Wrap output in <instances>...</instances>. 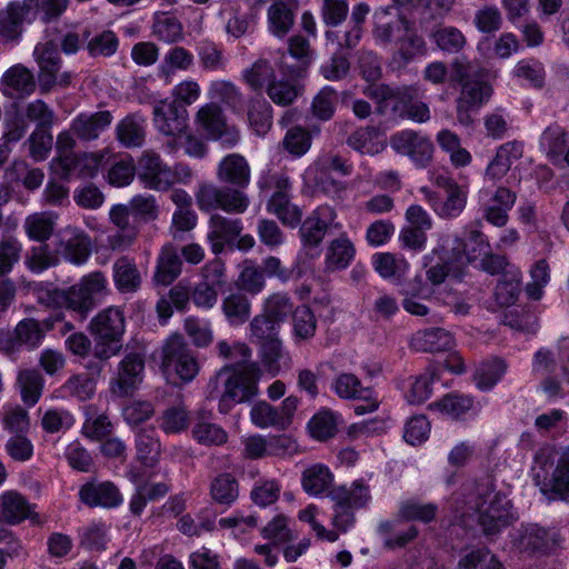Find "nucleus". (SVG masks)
I'll use <instances>...</instances> for the list:
<instances>
[{
	"label": "nucleus",
	"mask_w": 569,
	"mask_h": 569,
	"mask_svg": "<svg viewBox=\"0 0 569 569\" xmlns=\"http://www.w3.org/2000/svg\"><path fill=\"white\" fill-rule=\"evenodd\" d=\"M410 346L420 352H442L455 346V339L443 328H429L417 331L410 339Z\"/></svg>",
	"instance_id": "nucleus-28"
},
{
	"label": "nucleus",
	"mask_w": 569,
	"mask_h": 569,
	"mask_svg": "<svg viewBox=\"0 0 569 569\" xmlns=\"http://www.w3.org/2000/svg\"><path fill=\"white\" fill-rule=\"evenodd\" d=\"M459 569H505L500 560L488 548L473 549L458 563Z\"/></svg>",
	"instance_id": "nucleus-61"
},
{
	"label": "nucleus",
	"mask_w": 569,
	"mask_h": 569,
	"mask_svg": "<svg viewBox=\"0 0 569 569\" xmlns=\"http://www.w3.org/2000/svg\"><path fill=\"white\" fill-rule=\"evenodd\" d=\"M390 147L398 154L407 156L418 168H426L432 160L431 140L418 131L406 129L390 137Z\"/></svg>",
	"instance_id": "nucleus-11"
},
{
	"label": "nucleus",
	"mask_w": 569,
	"mask_h": 569,
	"mask_svg": "<svg viewBox=\"0 0 569 569\" xmlns=\"http://www.w3.org/2000/svg\"><path fill=\"white\" fill-rule=\"evenodd\" d=\"M567 133L558 124L545 129L540 137V149L547 158L560 168L569 167V147Z\"/></svg>",
	"instance_id": "nucleus-19"
},
{
	"label": "nucleus",
	"mask_w": 569,
	"mask_h": 569,
	"mask_svg": "<svg viewBox=\"0 0 569 569\" xmlns=\"http://www.w3.org/2000/svg\"><path fill=\"white\" fill-rule=\"evenodd\" d=\"M222 312L231 326H240L248 321L251 315V303L242 292H232L223 298Z\"/></svg>",
	"instance_id": "nucleus-43"
},
{
	"label": "nucleus",
	"mask_w": 569,
	"mask_h": 569,
	"mask_svg": "<svg viewBox=\"0 0 569 569\" xmlns=\"http://www.w3.org/2000/svg\"><path fill=\"white\" fill-rule=\"evenodd\" d=\"M194 123L208 138L219 140L226 147L236 146L240 139L239 131L227 124L222 108L214 102L200 107Z\"/></svg>",
	"instance_id": "nucleus-9"
},
{
	"label": "nucleus",
	"mask_w": 569,
	"mask_h": 569,
	"mask_svg": "<svg viewBox=\"0 0 569 569\" xmlns=\"http://www.w3.org/2000/svg\"><path fill=\"white\" fill-rule=\"evenodd\" d=\"M183 28L181 22L167 12H158L154 14L152 33L166 43H174L183 38Z\"/></svg>",
	"instance_id": "nucleus-48"
},
{
	"label": "nucleus",
	"mask_w": 569,
	"mask_h": 569,
	"mask_svg": "<svg viewBox=\"0 0 569 569\" xmlns=\"http://www.w3.org/2000/svg\"><path fill=\"white\" fill-rule=\"evenodd\" d=\"M421 192L425 194L435 212L445 219L458 217L463 211L467 203V190L461 186L446 192V199L443 201L428 188H421Z\"/></svg>",
	"instance_id": "nucleus-27"
},
{
	"label": "nucleus",
	"mask_w": 569,
	"mask_h": 569,
	"mask_svg": "<svg viewBox=\"0 0 569 569\" xmlns=\"http://www.w3.org/2000/svg\"><path fill=\"white\" fill-rule=\"evenodd\" d=\"M57 252L70 263L83 264L91 254V239L83 231L72 230L68 238L59 241Z\"/></svg>",
	"instance_id": "nucleus-31"
},
{
	"label": "nucleus",
	"mask_w": 569,
	"mask_h": 569,
	"mask_svg": "<svg viewBox=\"0 0 569 569\" xmlns=\"http://www.w3.org/2000/svg\"><path fill=\"white\" fill-rule=\"evenodd\" d=\"M92 335L97 339L106 341H120L124 333L123 311L116 307H109L100 311L90 322Z\"/></svg>",
	"instance_id": "nucleus-18"
},
{
	"label": "nucleus",
	"mask_w": 569,
	"mask_h": 569,
	"mask_svg": "<svg viewBox=\"0 0 569 569\" xmlns=\"http://www.w3.org/2000/svg\"><path fill=\"white\" fill-rule=\"evenodd\" d=\"M267 16L269 31L278 38L284 37L293 26V11L282 0H273Z\"/></svg>",
	"instance_id": "nucleus-46"
},
{
	"label": "nucleus",
	"mask_w": 569,
	"mask_h": 569,
	"mask_svg": "<svg viewBox=\"0 0 569 569\" xmlns=\"http://www.w3.org/2000/svg\"><path fill=\"white\" fill-rule=\"evenodd\" d=\"M110 111H98L94 113H80L71 122V131L77 138L83 141H92L99 138L112 122Z\"/></svg>",
	"instance_id": "nucleus-26"
},
{
	"label": "nucleus",
	"mask_w": 569,
	"mask_h": 569,
	"mask_svg": "<svg viewBox=\"0 0 569 569\" xmlns=\"http://www.w3.org/2000/svg\"><path fill=\"white\" fill-rule=\"evenodd\" d=\"M331 388L341 399H370L372 393L371 388L363 387L357 376L348 372L338 375Z\"/></svg>",
	"instance_id": "nucleus-47"
},
{
	"label": "nucleus",
	"mask_w": 569,
	"mask_h": 569,
	"mask_svg": "<svg viewBox=\"0 0 569 569\" xmlns=\"http://www.w3.org/2000/svg\"><path fill=\"white\" fill-rule=\"evenodd\" d=\"M193 54L183 47L171 48L163 57L158 74L170 83L177 70L186 71L193 64Z\"/></svg>",
	"instance_id": "nucleus-40"
},
{
	"label": "nucleus",
	"mask_w": 569,
	"mask_h": 569,
	"mask_svg": "<svg viewBox=\"0 0 569 569\" xmlns=\"http://www.w3.org/2000/svg\"><path fill=\"white\" fill-rule=\"evenodd\" d=\"M258 186L262 191L274 190L267 203L268 212L274 214L284 226L296 228L301 221L302 213L299 207L291 202V184L288 177L268 172L260 178Z\"/></svg>",
	"instance_id": "nucleus-5"
},
{
	"label": "nucleus",
	"mask_w": 569,
	"mask_h": 569,
	"mask_svg": "<svg viewBox=\"0 0 569 569\" xmlns=\"http://www.w3.org/2000/svg\"><path fill=\"white\" fill-rule=\"evenodd\" d=\"M143 371L144 355L139 351L127 353L110 381L111 393L120 398L132 395L142 382Z\"/></svg>",
	"instance_id": "nucleus-12"
},
{
	"label": "nucleus",
	"mask_w": 569,
	"mask_h": 569,
	"mask_svg": "<svg viewBox=\"0 0 569 569\" xmlns=\"http://www.w3.org/2000/svg\"><path fill=\"white\" fill-rule=\"evenodd\" d=\"M437 511L438 507L435 503H423L409 499L400 503L397 516L400 520H419L428 523L436 518Z\"/></svg>",
	"instance_id": "nucleus-58"
},
{
	"label": "nucleus",
	"mask_w": 569,
	"mask_h": 569,
	"mask_svg": "<svg viewBox=\"0 0 569 569\" xmlns=\"http://www.w3.org/2000/svg\"><path fill=\"white\" fill-rule=\"evenodd\" d=\"M210 493L216 502L230 506L239 495L238 481L230 473H220L212 480Z\"/></svg>",
	"instance_id": "nucleus-54"
},
{
	"label": "nucleus",
	"mask_w": 569,
	"mask_h": 569,
	"mask_svg": "<svg viewBox=\"0 0 569 569\" xmlns=\"http://www.w3.org/2000/svg\"><path fill=\"white\" fill-rule=\"evenodd\" d=\"M248 121L258 136H264L272 124V107L264 99L250 101Z\"/></svg>",
	"instance_id": "nucleus-55"
},
{
	"label": "nucleus",
	"mask_w": 569,
	"mask_h": 569,
	"mask_svg": "<svg viewBox=\"0 0 569 569\" xmlns=\"http://www.w3.org/2000/svg\"><path fill=\"white\" fill-rule=\"evenodd\" d=\"M436 253L437 251L433 250L431 254L425 257L426 278L431 284L439 286L443 283L449 276L455 278L462 276V269L469 261L463 252H458L452 261L447 258H440V261L432 263Z\"/></svg>",
	"instance_id": "nucleus-21"
},
{
	"label": "nucleus",
	"mask_w": 569,
	"mask_h": 569,
	"mask_svg": "<svg viewBox=\"0 0 569 569\" xmlns=\"http://www.w3.org/2000/svg\"><path fill=\"white\" fill-rule=\"evenodd\" d=\"M549 486L550 491L558 498L569 499V447L558 458Z\"/></svg>",
	"instance_id": "nucleus-56"
},
{
	"label": "nucleus",
	"mask_w": 569,
	"mask_h": 569,
	"mask_svg": "<svg viewBox=\"0 0 569 569\" xmlns=\"http://www.w3.org/2000/svg\"><path fill=\"white\" fill-rule=\"evenodd\" d=\"M363 94L377 103V112L386 113L387 102L392 101V113L400 118L417 123L430 120L429 106L420 100H413L412 90L409 87H392L390 84H371L362 90Z\"/></svg>",
	"instance_id": "nucleus-4"
},
{
	"label": "nucleus",
	"mask_w": 569,
	"mask_h": 569,
	"mask_svg": "<svg viewBox=\"0 0 569 569\" xmlns=\"http://www.w3.org/2000/svg\"><path fill=\"white\" fill-rule=\"evenodd\" d=\"M116 134L127 148L141 147L146 138V118L138 112L126 116L117 124Z\"/></svg>",
	"instance_id": "nucleus-34"
},
{
	"label": "nucleus",
	"mask_w": 569,
	"mask_h": 569,
	"mask_svg": "<svg viewBox=\"0 0 569 569\" xmlns=\"http://www.w3.org/2000/svg\"><path fill=\"white\" fill-rule=\"evenodd\" d=\"M38 515L29 501L16 490H7L0 495V521L7 525H18L30 519L39 522Z\"/></svg>",
	"instance_id": "nucleus-16"
},
{
	"label": "nucleus",
	"mask_w": 569,
	"mask_h": 569,
	"mask_svg": "<svg viewBox=\"0 0 569 569\" xmlns=\"http://www.w3.org/2000/svg\"><path fill=\"white\" fill-rule=\"evenodd\" d=\"M463 506L458 507L461 522L476 517L485 536H496L513 521L512 505L505 493L496 490L490 479L476 482L467 492Z\"/></svg>",
	"instance_id": "nucleus-1"
},
{
	"label": "nucleus",
	"mask_w": 569,
	"mask_h": 569,
	"mask_svg": "<svg viewBox=\"0 0 569 569\" xmlns=\"http://www.w3.org/2000/svg\"><path fill=\"white\" fill-rule=\"evenodd\" d=\"M262 362L271 376H276L282 368V362L287 366L288 355L282 349L281 341L276 338L261 342Z\"/></svg>",
	"instance_id": "nucleus-63"
},
{
	"label": "nucleus",
	"mask_w": 569,
	"mask_h": 569,
	"mask_svg": "<svg viewBox=\"0 0 569 569\" xmlns=\"http://www.w3.org/2000/svg\"><path fill=\"white\" fill-rule=\"evenodd\" d=\"M560 542L561 537L556 529H546L536 523L522 525L512 538L513 547L528 556L547 555Z\"/></svg>",
	"instance_id": "nucleus-8"
},
{
	"label": "nucleus",
	"mask_w": 569,
	"mask_h": 569,
	"mask_svg": "<svg viewBox=\"0 0 569 569\" xmlns=\"http://www.w3.org/2000/svg\"><path fill=\"white\" fill-rule=\"evenodd\" d=\"M521 156V143L513 141L501 146L493 160L487 167L486 176L491 180L501 179L509 171L512 162Z\"/></svg>",
	"instance_id": "nucleus-37"
},
{
	"label": "nucleus",
	"mask_w": 569,
	"mask_h": 569,
	"mask_svg": "<svg viewBox=\"0 0 569 569\" xmlns=\"http://www.w3.org/2000/svg\"><path fill=\"white\" fill-rule=\"evenodd\" d=\"M80 500L89 507L114 508L122 503L119 489L110 481L88 482L79 491Z\"/></svg>",
	"instance_id": "nucleus-24"
},
{
	"label": "nucleus",
	"mask_w": 569,
	"mask_h": 569,
	"mask_svg": "<svg viewBox=\"0 0 569 569\" xmlns=\"http://www.w3.org/2000/svg\"><path fill=\"white\" fill-rule=\"evenodd\" d=\"M162 368L167 373H174L186 382L193 380L198 375V361L181 336H171L166 341L162 350Z\"/></svg>",
	"instance_id": "nucleus-7"
},
{
	"label": "nucleus",
	"mask_w": 569,
	"mask_h": 569,
	"mask_svg": "<svg viewBox=\"0 0 569 569\" xmlns=\"http://www.w3.org/2000/svg\"><path fill=\"white\" fill-rule=\"evenodd\" d=\"M112 278L117 290L121 293L137 292L142 282L136 262L127 256H122L113 262Z\"/></svg>",
	"instance_id": "nucleus-32"
},
{
	"label": "nucleus",
	"mask_w": 569,
	"mask_h": 569,
	"mask_svg": "<svg viewBox=\"0 0 569 569\" xmlns=\"http://www.w3.org/2000/svg\"><path fill=\"white\" fill-rule=\"evenodd\" d=\"M258 363L250 362L240 370L231 366L221 368L208 383V397L214 399L221 395L220 411H228L231 405L250 400L258 393L261 377Z\"/></svg>",
	"instance_id": "nucleus-3"
},
{
	"label": "nucleus",
	"mask_w": 569,
	"mask_h": 569,
	"mask_svg": "<svg viewBox=\"0 0 569 569\" xmlns=\"http://www.w3.org/2000/svg\"><path fill=\"white\" fill-rule=\"evenodd\" d=\"M408 20L403 16L391 17L387 9L375 14L372 38L379 46L387 47L396 40L398 42L402 31L407 30Z\"/></svg>",
	"instance_id": "nucleus-23"
},
{
	"label": "nucleus",
	"mask_w": 569,
	"mask_h": 569,
	"mask_svg": "<svg viewBox=\"0 0 569 569\" xmlns=\"http://www.w3.org/2000/svg\"><path fill=\"white\" fill-rule=\"evenodd\" d=\"M276 78L273 64L262 57L241 72L242 81L253 91L266 89Z\"/></svg>",
	"instance_id": "nucleus-36"
},
{
	"label": "nucleus",
	"mask_w": 569,
	"mask_h": 569,
	"mask_svg": "<svg viewBox=\"0 0 569 569\" xmlns=\"http://www.w3.org/2000/svg\"><path fill=\"white\" fill-rule=\"evenodd\" d=\"M378 134L377 128L372 126L362 127L353 131L347 139V144L361 154L373 156L381 149L376 141Z\"/></svg>",
	"instance_id": "nucleus-60"
},
{
	"label": "nucleus",
	"mask_w": 569,
	"mask_h": 569,
	"mask_svg": "<svg viewBox=\"0 0 569 569\" xmlns=\"http://www.w3.org/2000/svg\"><path fill=\"white\" fill-rule=\"evenodd\" d=\"M217 178L220 182L247 188L251 179V170L246 158L239 153L226 156L218 164Z\"/></svg>",
	"instance_id": "nucleus-22"
},
{
	"label": "nucleus",
	"mask_w": 569,
	"mask_h": 569,
	"mask_svg": "<svg viewBox=\"0 0 569 569\" xmlns=\"http://www.w3.org/2000/svg\"><path fill=\"white\" fill-rule=\"evenodd\" d=\"M80 287L86 293V298L90 305L91 310H93L101 300L107 296L108 289V279L102 271H92L86 276H83L79 280Z\"/></svg>",
	"instance_id": "nucleus-52"
},
{
	"label": "nucleus",
	"mask_w": 569,
	"mask_h": 569,
	"mask_svg": "<svg viewBox=\"0 0 569 569\" xmlns=\"http://www.w3.org/2000/svg\"><path fill=\"white\" fill-rule=\"evenodd\" d=\"M97 379L88 372L71 375L61 386L64 395L79 401L91 399L96 393Z\"/></svg>",
	"instance_id": "nucleus-50"
},
{
	"label": "nucleus",
	"mask_w": 569,
	"mask_h": 569,
	"mask_svg": "<svg viewBox=\"0 0 569 569\" xmlns=\"http://www.w3.org/2000/svg\"><path fill=\"white\" fill-rule=\"evenodd\" d=\"M182 271V260L172 243L164 244L157 259L153 282L167 287L171 284Z\"/></svg>",
	"instance_id": "nucleus-30"
},
{
	"label": "nucleus",
	"mask_w": 569,
	"mask_h": 569,
	"mask_svg": "<svg viewBox=\"0 0 569 569\" xmlns=\"http://www.w3.org/2000/svg\"><path fill=\"white\" fill-rule=\"evenodd\" d=\"M208 97L211 102L230 109L234 113H242L244 109V96L240 88L230 80L218 79L210 82Z\"/></svg>",
	"instance_id": "nucleus-29"
},
{
	"label": "nucleus",
	"mask_w": 569,
	"mask_h": 569,
	"mask_svg": "<svg viewBox=\"0 0 569 569\" xmlns=\"http://www.w3.org/2000/svg\"><path fill=\"white\" fill-rule=\"evenodd\" d=\"M1 91L7 97H24L33 92V73L23 64L10 67L1 77Z\"/></svg>",
	"instance_id": "nucleus-25"
},
{
	"label": "nucleus",
	"mask_w": 569,
	"mask_h": 569,
	"mask_svg": "<svg viewBox=\"0 0 569 569\" xmlns=\"http://www.w3.org/2000/svg\"><path fill=\"white\" fill-rule=\"evenodd\" d=\"M331 498L353 509L365 508L371 500L370 488L362 479L356 480L350 488L342 486L335 489Z\"/></svg>",
	"instance_id": "nucleus-44"
},
{
	"label": "nucleus",
	"mask_w": 569,
	"mask_h": 569,
	"mask_svg": "<svg viewBox=\"0 0 569 569\" xmlns=\"http://www.w3.org/2000/svg\"><path fill=\"white\" fill-rule=\"evenodd\" d=\"M269 99L277 106L289 107L302 93V87L295 79L282 78L274 79L264 89Z\"/></svg>",
	"instance_id": "nucleus-42"
},
{
	"label": "nucleus",
	"mask_w": 569,
	"mask_h": 569,
	"mask_svg": "<svg viewBox=\"0 0 569 569\" xmlns=\"http://www.w3.org/2000/svg\"><path fill=\"white\" fill-rule=\"evenodd\" d=\"M333 481V475L330 469L321 463H315L308 467L301 477L303 490L310 496L325 493Z\"/></svg>",
	"instance_id": "nucleus-39"
},
{
	"label": "nucleus",
	"mask_w": 569,
	"mask_h": 569,
	"mask_svg": "<svg viewBox=\"0 0 569 569\" xmlns=\"http://www.w3.org/2000/svg\"><path fill=\"white\" fill-rule=\"evenodd\" d=\"M80 287L86 293V298L90 305L91 310H93L101 300L107 296L108 289V279L102 271H92L86 276H83L79 280Z\"/></svg>",
	"instance_id": "nucleus-53"
},
{
	"label": "nucleus",
	"mask_w": 569,
	"mask_h": 569,
	"mask_svg": "<svg viewBox=\"0 0 569 569\" xmlns=\"http://www.w3.org/2000/svg\"><path fill=\"white\" fill-rule=\"evenodd\" d=\"M517 196L506 187H499L495 191V201L502 203L503 208L483 207V218L495 227H503L509 220L508 212L516 202Z\"/></svg>",
	"instance_id": "nucleus-45"
},
{
	"label": "nucleus",
	"mask_w": 569,
	"mask_h": 569,
	"mask_svg": "<svg viewBox=\"0 0 569 569\" xmlns=\"http://www.w3.org/2000/svg\"><path fill=\"white\" fill-rule=\"evenodd\" d=\"M372 263L382 278H400L409 268L406 259L390 252L375 254Z\"/></svg>",
	"instance_id": "nucleus-59"
},
{
	"label": "nucleus",
	"mask_w": 569,
	"mask_h": 569,
	"mask_svg": "<svg viewBox=\"0 0 569 569\" xmlns=\"http://www.w3.org/2000/svg\"><path fill=\"white\" fill-rule=\"evenodd\" d=\"M137 173L147 188L158 191L168 190L171 168L162 162L157 152L146 150L141 154L137 166Z\"/></svg>",
	"instance_id": "nucleus-15"
},
{
	"label": "nucleus",
	"mask_w": 569,
	"mask_h": 569,
	"mask_svg": "<svg viewBox=\"0 0 569 569\" xmlns=\"http://www.w3.org/2000/svg\"><path fill=\"white\" fill-rule=\"evenodd\" d=\"M244 189L230 184L224 187L202 184L196 196L197 204L203 211L220 209L227 213L241 214L250 206V199Z\"/></svg>",
	"instance_id": "nucleus-6"
},
{
	"label": "nucleus",
	"mask_w": 569,
	"mask_h": 569,
	"mask_svg": "<svg viewBox=\"0 0 569 569\" xmlns=\"http://www.w3.org/2000/svg\"><path fill=\"white\" fill-rule=\"evenodd\" d=\"M57 216L51 212H37L26 218L23 228L31 240H48L56 226Z\"/></svg>",
	"instance_id": "nucleus-49"
},
{
	"label": "nucleus",
	"mask_w": 569,
	"mask_h": 569,
	"mask_svg": "<svg viewBox=\"0 0 569 569\" xmlns=\"http://www.w3.org/2000/svg\"><path fill=\"white\" fill-rule=\"evenodd\" d=\"M209 228L208 240L211 249L214 253H220L226 243H231L241 234L243 226L240 219L216 213L209 220Z\"/></svg>",
	"instance_id": "nucleus-20"
},
{
	"label": "nucleus",
	"mask_w": 569,
	"mask_h": 569,
	"mask_svg": "<svg viewBox=\"0 0 569 569\" xmlns=\"http://www.w3.org/2000/svg\"><path fill=\"white\" fill-rule=\"evenodd\" d=\"M473 405L472 397L459 392H450L432 403V407L452 419H459L472 410Z\"/></svg>",
	"instance_id": "nucleus-51"
},
{
	"label": "nucleus",
	"mask_w": 569,
	"mask_h": 569,
	"mask_svg": "<svg viewBox=\"0 0 569 569\" xmlns=\"http://www.w3.org/2000/svg\"><path fill=\"white\" fill-rule=\"evenodd\" d=\"M21 399L27 406H34L43 390L44 379L41 372L34 368L20 370L17 377Z\"/></svg>",
	"instance_id": "nucleus-41"
},
{
	"label": "nucleus",
	"mask_w": 569,
	"mask_h": 569,
	"mask_svg": "<svg viewBox=\"0 0 569 569\" xmlns=\"http://www.w3.org/2000/svg\"><path fill=\"white\" fill-rule=\"evenodd\" d=\"M485 69L465 57L456 58L451 62L450 79L461 84L456 110L457 119L463 126L472 123L473 113L492 96V88L485 80Z\"/></svg>",
	"instance_id": "nucleus-2"
},
{
	"label": "nucleus",
	"mask_w": 569,
	"mask_h": 569,
	"mask_svg": "<svg viewBox=\"0 0 569 569\" xmlns=\"http://www.w3.org/2000/svg\"><path fill=\"white\" fill-rule=\"evenodd\" d=\"M104 154L91 152L83 154H69L62 158V173L64 176L94 177L102 164Z\"/></svg>",
	"instance_id": "nucleus-33"
},
{
	"label": "nucleus",
	"mask_w": 569,
	"mask_h": 569,
	"mask_svg": "<svg viewBox=\"0 0 569 569\" xmlns=\"http://www.w3.org/2000/svg\"><path fill=\"white\" fill-rule=\"evenodd\" d=\"M46 329L34 319H24L20 321L14 330L18 345H24L28 348H37L44 338Z\"/></svg>",
	"instance_id": "nucleus-64"
},
{
	"label": "nucleus",
	"mask_w": 569,
	"mask_h": 569,
	"mask_svg": "<svg viewBox=\"0 0 569 569\" xmlns=\"http://www.w3.org/2000/svg\"><path fill=\"white\" fill-rule=\"evenodd\" d=\"M33 0H13L0 9V43H17L22 37L24 23L32 21Z\"/></svg>",
	"instance_id": "nucleus-10"
},
{
	"label": "nucleus",
	"mask_w": 569,
	"mask_h": 569,
	"mask_svg": "<svg viewBox=\"0 0 569 569\" xmlns=\"http://www.w3.org/2000/svg\"><path fill=\"white\" fill-rule=\"evenodd\" d=\"M342 224L337 221V211L330 206H319L302 222L300 237L305 247L317 248L326 233L331 230H340Z\"/></svg>",
	"instance_id": "nucleus-13"
},
{
	"label": "nucleus",
	"mask_w": 569,
	"mask_h": 569,
	"mask_svg": "<svg viewBox=\"0 0 569 569\" xmlns=\"http://www.w3.org/2000/svg\"><path fill=\"white\" fill-rule=\"evenodd\" d=\"M505 372V362L500 359H493L480 363L473 379L480 390H489L501 379Z\"/></svg>",
	"instance_id": "nucleus-62"
},
{
	"label": "nucleus",
	"mask_w": 569,
	"mask_h": 569,
	"mask_svg": "<svg viewBox=\"0 0 569 569\" xmlns=\"http://www.w3.org/2000/svg\"><path fill=\"white\" fill-rule=\"evenodd\" d=\"M33 57L39 67V84L42 90L50 91L54 87L56 78L53 76L61 68L57 47L51 41L38 43L33 50Z\"/></svg>",
	"instance_id": "nucleus-17"
},
{
	"label": "nucleus",
	"mask_w": 569,
	"mask_h": 569,
	"mask_svg": "<svg viewBox=\"0 0 569 569\" xmlns=\"http://www.w3.org/2000/svg\"><path fill=\"white\" fill-rule=\"evenodd\" d=\"M192 437L198 443L204 446H221L228 440L227 432L220 426L202 417L194 423Z\"/></svg>",
	"instance_id": "nucleus-57"
},
{
	"label": "nucleus",
	"mask_w": 569,
	"mask_h": 569,
	"mask_svg": "<svg viewBox=\"0 0 569 569\" xmlns=\"http://www.w3.org/2000/svg\"><path fill=\"white\" fill-rule=\"evenodd\" d=\"M153 123L157 130L164 136L184 133L188 121V111L177 101L168 99L158 101L153 106Z\"/></svg>",
	"instance_id": "nucleus-14"
},
{
	"label": "nucleus",
	"mask_w": 569,
	"mask_h": 569,
	"mask_svg": "<svg viewBox=\"0 0 569 569\" xmlns=\"http://www.w3.org/2000/svg\"><path fill=\"white\" fill-rule=\"evenodd\" d=\"M355 254L356 248L352 241L346 233H342L330 241L327 248L326 269L330 271L346 269L353 260Z\"/></svg>",
	"instance_id": "nucleus-35"
},
{
	"label": "nucleus",
	"mask_w": 569,
	"mask_h": 569,
	"mask_svg": "<svg viewBox=\"0 0 569 569\" xmlns=\"http://www.w3.org/2000/svg\"><path fill=\"white\" fill-rule=\"evenodd\" d=\"M136 449L138 460L147 466L153 467L160 457L161 445L154 428H141L136 437Z\"/></svg>",
	"instance_id": "nucleus-38"
}]
</instances>
